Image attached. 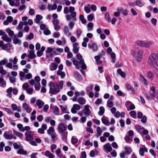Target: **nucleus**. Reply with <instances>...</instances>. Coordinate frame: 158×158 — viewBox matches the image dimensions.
Returning a JSON list of instances; mask_svg holds the SVG:
<instances>
[{
	"label": "nucleus",
	"instance_id": "nucleus-51",
	"mask_svg": "<svg viewBox=\"0 0 158 158\" xmlns=\"http://www.w3.org/2000/svg\"><path fill=\"white\" fill-rule=\"evenodd\" d=\"M0 73L3 75H5L6 73V71L3 69V67L1 65H0Z\"/></svg>",
	"mask_w": 158,
	"mask_h": 158
},
{
	"label": "nucleus",
	"instance_id": "nucleus-3",
	"mask_svg": "<svg viewBox=\"0 0 158 158\" xmlns=\"http://www.w3.org/2000/svg\"><path fill=\"white\" fill-rule=\"evenodd\" d=\"M135 128L138 132L141 134L146 135L148 134V130L145 129L142 126L137 125L135 126Z\"/></svg>",
	"mask_w": 158,
	"mask_h": 158
},
{
	"label": "nucleus",
	"instance_id": "nucleus-32",
	"mask_svg": "<svg viewBox=\"0 0 158 158\" xmlns=\"http://www.w3.org/2000/svg\"><path fill=\"white\" fill-rule=\"evenodd\" d=\"M6 31L11 37H12L13 36L15 35H14V32L13 31L11 30L9 28H6Z\"/></svg>",
	"mask_w": 158,
	"mask_h": 158
},
{
	"label": "nucleus",
	"instance_id": "nucleus-49",
	"mask_svg": "<svg viewBox=\"0 0 158 158\" xmlns=\"http://www.w3.org/2000/svg\"><path fill=\"white\" fill-rule=\"evenodd\" d=\"M125 153L126 154H130L132 152V150L131 148L129 147H126L125 148Z\"/></svg>",
	"mask_w": 158,
	"mask_h": 158
},
{
	"label": "nucleus",
	"instance_id": "nucleus-57",
	"mask_svg": "<svg viewBox=\"0 0 158 158\" xmlns=\"http://www.w3.org/2000/svg\"><path fill=\"white\" fill-rule=\"evenodd\" d=\"M84 10L87 13H89L90 12L91 10L90 9V6L88 5V6H85L84 7Z\"/></svg>",
	"mask_w": 158,
	"mask_h": 158
},
{
	"label": "nucleus",
	"instance_id": "nucleus-34",
	"mask_svg": "<svg viewBox=\"0 0 158 158\" xmlns=\"http://www.w3.org/2000/svg\"><path fill=\"white\" fill-rule=\"evenodd\" d=\"M57 74L59 76H60L61 78H62L65 77V73L62 71L58 70L57 72Z\"/></svg>",
	"mask_w": 158,
	"mask_h": 158
},
{
	"label": "nucleus",
	"instance_id": "nucleus-46",
	"mask_svg": "<svg viewBox=\"0 0 158 158\" xmlns=\"http://www.w3.org/2000/svg\"><path fill=\"white\" fill-rule=\"evenodd\" d=\"M117 73L123 77L124 78L125 76V74L124 73L122 72L121 69H119L117 70Z\"/></svg>",
	"mask_w": 158,
	"mask_h": 158
},
{
	"label": "nucleus",
	"instance_id": "nucleus-50",
	"mask_svg": "<svg viewBox=\"0 0 158 158\" xmlns=\"http://www.w3.org/2000/svg\"><path fill=\"white\" fill-rule=\"evenodd\" d=\"M64 84V81H60L59 82L58 84L57 83L58 87L60 89H62L63 87Z\"/></svg>",
	"mask_w": 158,
	"mask_h": 158
},
{
	"label": "nucleus",
	"instance_id": "nucleus-7",
	"mask_svg": "<svg viewBox=\"0 0 158 158\" xmlns=\"http://www.w3.org/2000/svg\"><path fill=\"white\" fill-rule=\"evenodd\" d=\"M89 106L88 105H85L83 110V112L86 116H89L91 113V110L89 109Z\"/></svg>",
	"mask_w": 158,
	"mask_h": 158
},
{
	"label": "nucleus",
	"instance_id": "nucleus-10",
	"mask_svg": "<svg viewBox=\"0 0 158 158\" xmlns=\"http://www.w3.org/2000/svg\"><path fill=\"white\" fill-rule=\"evenodd\" d=\"M33 132L31 131H29L25 133L26 135V139L27 141H29L33 139Z\"/></svg>",
	"mask_w": 158,
	"mask_h": 158
},
{
	"label": "nucleus",
	"instance_id": "nucleus-19",
	"mask_svg": "<svg viewBox=\"0 0 158 158\" xmlns=\"http://www.w3.org/2000/svg\"><path fill=\"white\" fill-rule=\"evenodd\" d=\"M47 133L50 135L56 133L55 131L54 127H50L47 130Z\"/></svg>",
	"mask_w": 158,
	"mask_h": 158
},
{
	"label": "nucleus",
	"instance_id": "nucleus-20",
	"mask_svg": "<svg viewBox=\"0 0 158 158\" xmlns=\"http://www.w3.org/2000/svg\"><path fill=\"white\" fill-rule=\"evenodd\" d=\"M27 56L30 59L35 58L36 57V56L34 50L30 51H29V54Z\"/></svg>",
	"mask_w": 158,
	"mask_h": 158
},
{
	"label": "nucleus",
	"instance_id": "nucleus-9",
	"mask_svg": "<svg viewBox=\"0 0 158 158\" xmlns=\"http://www.w3.org/2000/svg\"><path fill=\"white\" fill-rule=\"evenodd\" d=\"M57 129L59 133L65 131L66 130V127L62 123H60L59 124Z\"/></svg>",
	"mask_w": 158,
	"mask_h": 158
},
{
	"label": "nucleus",
	"instance_id": "nucleus-61",
	"mask_svg": "<svg viewBox=\"0 0 158 158\" xmlns=\"http://www.w3.org/2000/svg\"><path fill=\"white\" fill-rule=\"evenodd\" d=\"M130 114L131 116L133 118L136 117L137 114L135 111H132L130 112Z\"/></svg>",
	"mask_w": 158,
	"mask_h": 158
},
{
	"label": "nucleus",
	"instance_id": "nucleus-11",
	"mask_svg": "<svg viewBox=\"0 0 158 158\" xmlns=\"http://www.w3.org/2000/svg\"><path fill=\"white\" fill-rule=\"evenodd\" d=\"M23 108L27 112V113H29L31 111V109L26 103H24L22 104Z\"/></svg>",
	"mask_w": 158,
	"mask_h": 158
},
{
	"label": "nucleus",
	"instance_id": "nucleus-15",
	"mask_svg": "<svg viewBox=\"0 0 158 158\" xmlns=\"http://www.w3.org/2000/svg\"><path fill=\"white\" fill-rule=\"evenodd\" d=\"M88 46L89 48L92 49L94 51H96L98 49L97 45L95 43L89 44Z\"/></svg>",
	"mask_w": 158,
	"mask_h": 158
},
{
	"label": "nucleus",
	"instance_id": "nucleus-8",
	"mask_svg": "<svg viewBox=\"0 0 158 158\" xmlns=\"http://www.w3.org/2000/svg\"><path fill=\"white\" fill-rule=\"evenodd\" d=\"M2 49L8 52L12 49V45L11 44H8L4 45L2 46Z\"/></svg>",
	"mask_w": 158,
	"mask_h": 158
},
{
	"label": "nucleus",
	"instance_id": "nucleus-25",
	"mask_svg": "<svg viewBox=\"0 0 158 158\" xmlns=\"http://www.w3.org/2000/svg\"><path fill=\"white\" fill-rule=\"evenodd\" d=\"M17 36L16 35L14 36V38L13 39V43L15 44H21V41L18 39L16 38Z\"/></svg>",
	"mask_w": 158,
	"mask_h": 158
},
{
	"label": "nucleus",
	"instance_id": "nucleus-18",
	"mask_svg": "<svg viewBox=\"0 0 158 158\" xmlns=\"http://www.w3.org/2000/svg\"><path fill=\"white\" fill-rule=\"evenodd\" d=\"M123 10V7H118L117 8V12H115L114 13V15L115 17L119 16L120 13Z\"/></svg>",
	"mask_w": 158,
	"mask_h": 158
},
{
	"label": "nucleus",
	"instance_id": "nucleus-13",
	"mask_svg": "<svg viewBox=\"0 0 158 158\" xmlns=\"http://www.w3.org/2000/svg\"><path fill=\"white\" fill-rule=\"evenodd\" d=\"M61 135V139L62 140L64 141L66 140L68 135V132L64 131L59 133Z\"/></svg>",
	"mask_w": 158,
	"mask_h": 158
},
{
	"label": "nucleus",
	"instance_id": "nucleus-47",
	"mask_svg": "<svg viewBox=\"0 0 158 158\" xmlns=\"http://www.w3.org/2000/svg\"><path fill=\"white\" fill-rule=\"evenodd\" d=\"M52 141L53 142L57 140V135L56 133L50 135Z\"/></svg>",
	"mask_w": 158,
	"mask_h": 158
},
{
	"label": "nucleus",
	"instance_id": "nucleus-42",
	"mask_svg": "<svg viewBox=\"0 0 158 158\" xmlns=\"http://www.w3.org/2000/svg\"><path fill=\"white\" fill-rule=\"evenodd\" d=\"M56 154L57 157L59 158H61L63 155L61 153L60 149V148L57 149L56 151Z\"/></svg>",
	"mask_w": 158,
	"mask_h": 158
},
{
	"label": "nucleus",
	"instance_id": "nucleus-23",
	"mask_svg": "<svg viewBox=\"0 0 158 158\" xmlns=\"http://www.w3.org/2000/svg\"><path fill=\"white\" fill-rule=\"evenodd\" d=\"M57 67V65L54 63H51L49 65L50 69L52 71L56 70Z\"/></svg>",
	"mask_w": 158,
	"mask_h": 158
},
{
	"label": "nucleus",
	"instance_id": "nucleus-54",
	"mask_svg": "<svg viewBox=\"0 0 158 158\" xmlns=\"http://www.w3.org/2000/svg\"><path fill=\"white\" fill-rule=\"evenodd\" d=\"M73 21H71L69 23L68 26L69 28L71 29L73 28L75 25V23Z\"/></svg>",
	"mask_w": 158,
	"mask_h": 158
},
{
	"label": "nucleus",
	"instance_id": "nucleus-52",
	"mask_svg": "<svg viewBox=\"0 0 158 158\" xmlns=\"http://www.w3.org/2000/svg\"><path fill=\"white\" fill-rule=\"evenodd\" d=\"M52 52H53V53H55V51L54 50V48L53 49L52 48L48 47L47 48V50L46 51V52L47 53H50Z\"/></svg>",
	"mask_w": 158,
	"mask_h": 158
},
{
	"label": "nucleus",
	"instance_id": "nucleus-12",
	"mask_svg": "<svg viewBox=\"0 0 158 158\" xmlns=\"http://www.w3.org/2000/svg\"><path fill=\"white\" fill-rule=\"evenodd\" d=\"M73 50L74 53H77L79 51V46H78V43L77 42L75 43L73 46Z\"/></svg>",
	"mask_w": 158,
	"mask_h": 158
},
{
	"label": "nucleus",
	"instance_id": "nucleus-58",
	"mask_svg": "<svg viewBox=\"0 0 158 158\" xmlns=\"http://www.w3.org/2000/svg\"><path fill=\"white\" fill-rule=\"evenodd\" d=\"M135 4L136 6H138L140 7H141L143 5V4L139 0H137L135 2Z\"/></svg>",
	"mask_w": 158,
	"mask_h": 158
},
{
	"label": "nucleus",
	"instance_id": "nucleus-1",
	"mask_svg": "<svg viewBox=\"0 0 158 158\" xmlns=\"http://www.w3.org/2000/svg\"><path fill=\"white\" fill-rule=\"evenodd\" d=\"M75 8L73 6H70L69 9L67 7H65L64 8L63 12L64 14H67L65 16L67 21L77 20V13L75 11Z\"/></svg>",
	"mask_w": 158,
	"mask_h": 158
},
{
	"label": "nucleus",
	"instance_id": "nucleus-48",
	"mask_svg": "<svg viewBox=\"0 0 158 158\" xmlns=\"http://www.w3.org/2000/svg\"><path fill=\"white\" fill-rule=\"evenodd\" d=\"M96 131L97 133V136L98 137L99 136H100L102 132V130L101 129L100 127H98L97 128Z\"/></svg>",
	"mask_w": 158,
	"mask_h": 158
},
{
	"label": "nucleus",
	"instance_id": "nucleus-5",
	"mask_svg": "<svg viewBox=\"0 0 158 158\" xmlns=\"http://www.w3.org/2000/svg\"><path fill=\"white\" fill-rule=\"evenodd\" d=\"M77 59L79 60V63L81 65V68L83 69H86V66L85 64L84 63V61L82 59V56L80 54H78L77 55Z\"/></svg>",
	"mask_w": 158,
	"mask_h": 158
},
{
	"label": "nucleus",
	"instance_id": "nucleus-28",
	"mask_svg": "<svg viewBox=\"0 0 158 158\" xmlns=\"http://www.w3.org/2000/svg\"><path fill=\"white\" fill-rule=\"evenodd\" d=\"M155 62H156L154 60L149 57L148 63L149 65L151 66L155 67Z\"/></svg>",
	"mask_w": 158,
	"mask_h": 158
},
{
	"label": "nucleus",
	"instance_id": "nucleus-40",
	"mask_svg": "<svg viewBox=\"0 0 158 158\" xmlns=\"http://www.w3.org/2000/svg\"><path fill=\"white\" fill-rule=\"evenodd\" d=\"M39 7L41 10H45V6L44 3L43 2H40L39 3Z\"/></svg>",
	"mask_w": 158,
	"mask_h": 158
},
{
	"label": "nucleus",
	"instance_id": "nucleus-45",
	"mask_svg": "<svg viewBox=\"0 0 158 158\" xmlns=\"http://www.w3.org/2000/svg\"><path fill=\"white\" fill-rule=\"evenodd\" d=\"M35 85V89L36 90L38 91L40 89V82H36Z\"/></svg>",
	"mask_w": 158,
	"mask_h": 158
},
{
	"label": "nucleus",
	"instance_id": "nucleus-43",
	"mask_svg": "<svg viewBox=\"0 0 158 158\" xmlns=\"http://www.w3.org/2000/svg\"><path fill=\"white\" fill-rule=\"evenodd\" d=\"M17 127L19 129V131L21 132H24V127H23V125L21 123H19L17 125Z\"/></svg>",
	"mask_w": 158,
	"mask_h": 158
},
{
	"label": "nucleus",
	"instance_id": "nucleus-21",
	"mask_svg": "<svg viewBox=\"0 0 158 158\" xmlns=\"http://www.w3.org/2000/svg\"><path fill=\"white\" fill-rule=\"evenodd\" d=\"M147 152V149L144 146H143L142 148H140L139 149V153L142 156L144 155V152Z\"/></svg>",
	"mask_w": 158,
	"mask_h": 158
},
{
	"label": "nucleus",
	"instance_id": "nucleus-31",
	"mask_svg": "<svg viewBox=\"0 0 158 158\" xmlns=\"http://www.w3.org/2000/svg\"><path fill=\"white\" fill-rule=\"evenodd\" d=\"M13 132L15 135L19 137L21 139H23V135L22 133L16 131H14Z\"/></svg>",
	"mask_w": 158,
	"mask_h": 158
},
{
	"label": "nucleus",
	"instance_id": "nucleus-53",
	"mask_svg": "<svg viewBox=\"0 0 158 158\" xmlns=\"http://www.w3.org/2000/svg\"><path fill=\"white\" fill-rule=\"evenodd\" d=\"M60 107L62 112L64 113H67L66 106L65 105H60Z\"/></svg>",
	"mask_w": 158,
	"mask_h": 158
},
{
	"label": "nucleus",
	"instance_id": "nucleus-4",
	"mask_svg": "<svg viewBox=\"0 0 158 158\" xmlns=\"http://www.w3.org/2000/svg\"><path fill=\"white\" fill-rule=\"evenodd\" d=\"M136 44L141 47L148 48L152 44V43L151 42H146L144 41H138L136 42Z\"/></svg>",
	"mask_w": 158,
	"mask_h": 158
},
{
	"label": "nucleus",
	"instance_id": "nucleus-22",
	"mask_svg": "<svg viewBox=\"0 0 158 158\" xmlns=\"http://www.w3.org/2000/svg\"><path fill=\"white\" fill-rule=\"evenodd\" d=\"M44 155L48 158H54V155L48 150L44 152Z\"/></svg>",
	"mask_w": 158,
	"mask_h": 158
},
{
	"label": "nucleus",
	"instance_id": "nucleus-36",
	"mask_svg": "<svg viewBox=\"0 0 158 158\" xmlns=\"http://www.w3.org/2000/svg\"><path fill=\"white\" fill-rule=\"evenodd\" d=\"M17 153L20 155H26L27 152L24 150L23 149L20 148L18 150Z\"/></svg>",
	"mask_w": 158,
	"mask_h": 158
},
{
	"label": "nucleus",
	"instance_id": "nucleus-64",
	"mask_svg": "<svg viewBox=\"0 0 158 158\" xmlns=\"http://www.w3.org/2000/svg\"><path fill=\"white\" fill-rule=\"evenodd\" d=\"M32 77V75L30 73H28L25 75V78L27 79H31Z\"/></svg>",
	"mask_w": 158,
	"mask_h": 158
},
{
	"label": "nucleus",
	"instance_id": "nucleus-59",
	"mask_svg": "<svg viewBox=\"0 0 158 158\" xmlns=\"http://www.w3.org/2000/svg\"><path fill=\"white\" fill-rule=\"evenodd\" d=\"M63 32L65 35H67V33L69 32V29L67 26H65L64 27Z\"/></svg>",
	"mask_w": 158,
	"mask_h": 158
},
{
	"label": "nucleus",
	"instance_id": "nucleus-16",
	"mask_svg": "<svg viewBox=\"0 0 158 158\" xmlns=\"http://www.w3.org/2000/svg\"><path fill=\"white\" fill-rule=\"evenodd\" d=\"M104 149L108 152H110L112 150V148L110 146V143H108L104 145Z\"/></svg>",
	"mask_w": 158,
	"mask_h": 158
},
{
	"label": "nucleus",
	"instance_id": "nucleus-30",
	"mask_svg": "<svg viewBox=\"0 0 158 158\" xmlns=\"http://www.w3.org/2000/svg\"><path fill=\"white\" fill-rule=\"evenodd\" d=\"M149 57L151 59H153L156 62L158 59V56L157 55V54L155 53L152 54L149 56Z\"/></svg>",
	"mask_w": 158,
	"mask_h": 158
},
{
	"label": "nucleus",
	"instance_id": "nucleus-27",
	"mask_svg": "<svg viewBox=\"0 0 158 158\" xmlns=\"http://www.w3.org/2000/svg\"><path fill=\"white\" fill-rule=\"evenodd\" d=\"M2 39L3 40L5 41L8 43H10L11 41V39L8 37L6 34L5 35H4V36H2Z\"/></svg>",
	"mask_w": 158,
	"mask_h": 158
},
{
	"label": "nucleus",
	"instance_id": "nucleus-56",
	"mask_svg": "<svg viewBox=\"0 0 158 158\" xmlns=\"http://www.w3.org/2000/svg\"><path fill=\"white\" fill-rule=\"evenodd\" d=\"M140 79L141 81H143L145 85H148V83L145 78L142 76H140Z\"/></svg>",
	"mask_w": 158,
	"mask_h": 158
},
{
	"label": "nucleus",
	"instance_id": "nucleus-44",
	"mask_svg": "<svg viewBox=\"0 0 158 158\" xmlns=\"http://www.w3.org/2000/svg\"><path fill=\"white\" fill-rule=\"evenodd\" d=\"M79 19L83 23H85L86 22V20L85 19L84 16L82 15H80L79 17Z\"/></svg>",
	"mask_w": 158,
	"mask_h": 158
},
{
	"label": "nucleus",
	"instance_id": "nucleus-38",
	"mask_svg": "<svg viewBox=\"0 0 158 158\" xmlns=\"http://www.w3.org/2000/svg\"><path fill=\"white\" fill-rule=\"evenodd\" d=\"M151 90L153 91V94H150V96H148V98L149 99L150 98H153L154 97H155V95L154 94L155 93V88L153 86L151 88Z\"/></svg>",
	"mask_w": 158,
	"mask_h": 158
},
{
	"label": "nucleus",
	"instance_id": "nucleus-6",
	"mask_svg": "<svg viewBox=\"0 0 158 158\" xmlns=\"http://www.w3.org/2000/svg\"><path fill=\"white\" fill-rule=\"evenodd\" d=\"M125 105L127 110L128 111L131 110H133L135 108V105L129 101H127L126 102Z\"/></svg>",
	"mask_w": 158,
	"mask_h": 158
},
{
	"label": "nucleus",
	"instance_id": "nucleus-29",
	"mask_svg": "<svg viewBox=\"0 0 158 158\" xmlns=\"http://www.w3.org/2000/svg\"><path fill=\"white\" fill-rule=\"evenodd\" d=\"M73 63V64L75 66V67L77 69H79L80 68V65L78 63L77 61L76 60L75 58H73L72 59Z\"/></svg>",
	"mask_w": 158,
	"mask_h": 158
},
{
	"label": "nucleus",
	"instance_id": "nucleus-39",
	"mask_svg": "<svg viewBox=\"0 0 158 158\" xmlns=\"http://www.w3.org/2000/svg\"><path fill=\"white\" fill-rule=\"evenodd\" d=\"M94 24L93 23H89L87 25V27L88 31H90L93 29Z\"/></svg>",
	"mask_w": 158,
	"mask_h": 158
},
{
	"label": "nucleus",
	"instance_id": "nucleus-63",
	"mask_svg": "<svg viewBox=\"0 0 158 158\" xmlns=\"http://www.w3.org/2000/svg\"><path fill=\"white\" fill-rule=\"evenodd\" d=\"M54 113L56 115H58L59 114V109L58 107L57 106H55L54 110Z\"/></svg>",
	"mask_w": 158,
	"mask_h": 158
},
{
	"label": "nucleus",
	"instance_id": "nucleus-14",
	"mask_svg": "<svg viewBox=\"0 0 158 158\" xmlns=\"http://www.w3.org/2000/svg\"><path fill=\"white\" fill-rule=\"evenodd\" d=\"M44 102L42 100L39 99L37 100L36 102V104L37 105L39 109L41 108L44 105Z\"/></svg>",
	"mask_w": 158,
	"mask_h": 158
},
{
	"label": "nucleus",
	"instance_id": "nucleus-26",
	"mask_svg": "<svg viewBox=\"0 0 158 158\" xmlns=\"http://www.w3.org/2000/svg\"><path fill=\"white\" fill-rule=\"evenodd\" d=\"M77 102L80 104H85L86 102V101L84 98L81 97L78 98L77 99Z\"/></svg>",
	"mask_w": 158,
	"mask_h": 158
},
{
	"label": "nucleus",
	"instance_id": "nucleus-41",
	"mask_svg": "<svg viewBox=\"0 0 158 158\" xmlns=\"http://www.w3.org/2000/svg\"><path fill=\"white\" fill-rule=\"evenodd\" d=\"M105 109L103 107L101 106L99 108V110L98 112V114L99 115H102L104 114Z\"/></svg>",
	"mask_w": 158,
	"mask_h": 158
},
{
	"label": "nucleus",
	"instance_id": "nucleus-60",
	"mask_svg": "<svg viewBox=\"0 0 158 158\" xmlns=\"http://www.w3.org/2000/svg\"><path fill=\"white\" fill-rule=\"evenodd\" d=\"M26 91L28 94H32L33 91V89L32 88H28Z\"/></svg>",
	"mask_w": 158,
	"mask_h": 158
},
{
	"label": "nucleus",
	"instance_id": "nucleus-33",
	"mask_svg": "<svg viewBox=\"0 0 158 158\" xmlns=\"http://www.w3.org/2000/svg\"><path fill=\"white\" fill-rule=\"evenodd\" d=\"M143 52L142 50H139L138 52L137 55V60L138 61H140L141 60L142 58V55Z\"/></svg>",
	"mask_w": 158,
	"mask_h": 158
},
{
	"label": "nucleus",
	"instance_id": "nucleus-55",
	"mask_svg": "<svg viewBox=\"0 0 158 158\" xmlns=\"http://www.w3.org/2000/svg\"><path fill=\"white\" fill-rule=\"evenodd\" d=\"M102 123L105 125H107L109 123L108 120L105 118H103L102 119Z\"/></svg>",
	"mask_w": 158,
	"mask_h": 158
},
{
	"label": "nucleus",
	"instance_id": "nucleus-24",
	"mask_svg": "<svg viewBox=\"0 0 158 158\" xmlns=\"http://www.w3.org/2000/svg\"><path fill=\"white\" fill-rule=\"evenodd\" d=\"M42 18V16L40 15H37L36 16V18L34 20V21L36 23H38Z\"/></svg>",
	"mask_w": 158,
	"mask_h": 158
},
{
	"label": "nucleus",
	"instance_id": "nucleus-62",
	"mask_svg": "<svg viewBox=\"0 0 158 158\" xmlns=\"http://www.w3.org/2000/svg\"><path fill=\"white\" fill-rule=\"evenodd\" d=\"M94 18V16L93 15L90 14L87 16V19L89 21H91Z\"/></svg>",
	"mask_w": 158,
	"mask_h": 158
},
{
	"label": "nucleus",
	"instance_id": "nucleus-17",
	"mask_svg": "<svg viewBox=\"0 0 158 158\" xmlns=\"http://www.w3.org/2000/svg\"><path fill=\"white\" fill-rule=\"evenodd\" d=\"M3 136L7 140H11L13 138V135L12 134H9L6 132H4Z\"/></svg>",
	"mask_w": 158,
	"mask_h": 158
},
{
	"label": "nucleus",
	"instance_id": "nucleus-37",
	"mask_svg": "<svg viewBox=\"0 0 158 158\" xmlns=\"http://www.w3.org/2000/svg\"><path fill=\"white\" fill-rule=\"evenodd\" d=\"M71 142L73 144H74L77 143L78 139L75 136H72L71 138Z\"/></svg>",
	"mask_w": 158,
	"mask_h": 158
},
{
	"label": "nucleus",
	"instance_id": "nucleus-35",
	"mask_svg": "<svg viewBox=\"0 0 158 158\" xmlns=\"http://www.w3.org/2000/svg\"><path fill=\"white\" fill-rule=\"evenodd\" d=\"M0 84L2 87H5L6 85V82L2 77H0Z\"/></svg>",
	"mask_w": 158,
	"mask_h": 158
},
{
	"label": "nucleus",
	"instance_id": "nucleus-2",
	"mask_svg": "<svg viewBox=\"0 0 158 158\" xmlns=\"http://www.w3.org/2000/svg\"><path fill=\"white\" fill-rule=\"evenodd\" d=\"M48 86L49 87V93L51 94H55L60 91L59 88L57 87V83L56 82L50 81L49 83Z\"/></svg>",
	"mask_w": 158,
	"mask_h": 158
}]
</instances>
